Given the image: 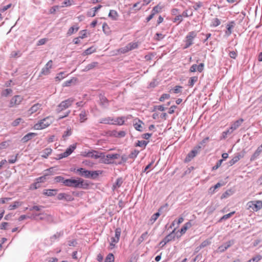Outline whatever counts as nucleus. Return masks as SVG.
I'll use <instances>...</instances> for the list:
<instances>
[{
	"label": "nucleus",
	"instance_id": "nucleus-1",
	"mask_svg": "<svg viewBox=\"0 0 262 262\" xmlns=\"http://www.w3.org/2000/svg\"><path fill=\"white\" fill-rule=\"evenodd\" d=\"M64 185L69 187L80 188L86 189L89 184L84 181V180L78 178L76 179H68L64 182Z\"/></svg>",
	"mask_w": 262,
	"mask_h": 262
},
{
	"label": "nucleus",
	"instance_id": "nucleus-2",
	"mask_svg": "<svg viewBox=\"0 0 262 262\" xmlns=\"http://www.w3.org/2000/svg\"><path fill=\"white\" fill-rule=\"evenodd\" d=\"M53 119L52 117H47L46 118L40 120L37 123L35 124L33 128L37 130L46 128L50 126L53 123Z\"/></svg>",
	"mask_w": 262,
	"mask_h": 262
},
{
	"label": "nucleus",
	"instance_id": "nucleus-3",
	"mask_svg": "<svg viewBox=\"0 0 262 262\" xmlns=\"http://www.w3.org/2000/svg\"><path fill=\"white\" fill-rule=\"evenodd\" d=\"M262 209V201H251L247 203V209L253 212H257Z\"/></svg>",
	"mask_w": 262,
	"mask_h": 262
},
{
	"label": "nucleus",
	"instance_id": "nucleus-4",
	"mask_svg": "<svg viewBox=\"0 0 262 262\" xmlns=\"http://www.w3.org/2000/svg\"><path fill=\"white\" fill-rule=\"evenodd\" d=\"M139 47L138 42H131L124 47L120 48L118 52L120 54H125L132 50L137 49Z\"/></svg>",
	"mask_w": 262,
	"mask_h": 262
},
{
	"label": "nucleus",
	"instance_id": "nucleus-5",
	"mask_svg": "<svg viewBox=\"0 0 262 262\" xmlns=\"http://www.w3.org/2000/svg\"><path fill=\"white\" fill-rule=\"evenodd\" d=\"M196 32L195 31H191L188 33L185 38V45L183 49H187L193 43V40L196 36Z\"/></svg>",
	"mask_w": 262,
	"mask_h": 262
},
{
	"label": "nucleus",
	"instance_id": "nucleus-6",
	"mask_svg": "<svg viewBox=\"0 0 262 262\" xmlns=\"http://www.w3.org/2000/svg\"><path fill=\"white\" fill-rule=\"evenodd\" d=\"M23 97L20 95H15L13 96L10 100L9 107H15L18 106L23 101Z\"/></svg>",
	"mask_w": 262,
	"mask_h": 262
},
{
	"label": "nucleus",
	"instance_id": "nucleus-7",
	"mask_svg": "<svg viewBox=\"0 0 262 262\" xmlns=\"http://www.w3.org/2000/svg\"><path fill=\"white\" fill-rule=\"evenodd\" d=\"M74 102V99L73 98H69L64 101H62L58 105V110L59 111H62L69 106H70L72 103Z\"/></svg>",
	"mask_w": 262,
	"mask_h": 262
},
{
	"label": "nucleus",
	"instance_id": "nucleus-8",
	"mask_svg": "<svg viewBox=\"0 0 262 262\" xmlns=\"http://www.w3.org/2000/svg\"><path fill=\"white\" fill-rule=\"evenodd\" d=\"M120 157L119 154H108L104 156V162L106 164L114 163L116 159H118Z\"/></svg>",
	"mask_w": 262,
	"mask_h": 262
},
{
	"label": "nucleus",
	"instance_id": "nucleus-9",
	"mask_svg": "<svg viewBox=\"0 0 262 262\" xmlns=\"http://www.w3.org/2000/svg\"><path fill=\"white\" fill-rule=\"evenodd\" d=\"M53 67V61L52 60H49L42 69L40 76L48 75L50 73V70Z\"/></svg>",
	"mask_w": 262,
	"mask_h": 262
},
{
	"label": "nucleus",
	"instance_id": "nucleus-10",
	"mask_svg": "<svg viewBox=\"0 0 262 262\" xmlns=\"http://www.w3.org/2000/svg\"><path fill=\"white\" fill-rule=\"evenodd\" d=\"M200 148L201 147L198 146L189 152L185 159V162H188L190 161L194 157H195L198 154V151Z\"/></svg>",
	"mask_w": 262,
	"mask_h": 262
},
{
	"label": "nucleus",
	"instance_id": "nucleus-11",
	"mask_svg": "<svg viewBox=\"0 0 262 262\" xmlns=\"http://www.w3.org/2000/svg\"><path fill=\"white\" fill-rule=\"evenodd\" d=\"M76 144H73V145H71L69 148H68L66 149V150L64 152L59 155V156H58L59 159H60L68 157L69 155H70L72 153V152L76 148Z\"/></svg>",
	"mask_w": 262,
	"mask_h": 262
},
{
	"label": "nucleus",
	"instance_id": "nucleus-12",
	"mask_svg": "<svg viewBox=\"0 0 262 262\" xmlns=\"http://www.w3.org/2000/svg\"><path fill=\"white\" fill-rule=\"evenodd\" d=\"M57 198L59 200H64L68 202L73 201L74 199L71 195L66 193H59Z\"/></svg>",
	"mask_w": 262,
	"mask_h": 262
},
{
	"label": "nucleus",
	"instance_id": "nucleus-13",
	"mask_svg": "<svg viewBox=\"0 0 262 262\" xmlns=\"http://www.w3.org/2000/svg\"><path fill=\"white\" fill-rule=\"evenodd\" d=\"M40 216L39 219L40 220H46L49 222H53L54 221L53 216L46 213H42L39 214H35V216Z\"/></svg>",
	"mask_w": 262,
	"mask_h": 262
},
{
	"label": "nucleus",
	"instance_id": "nucleus-14",
	"mask_svg": "<svg viewBox=\"0 0 262 262\" xmlns=\"http://www.w3.org/2000/svg\"><path fill=\"white\" fill-rule=\"evenodd\" d=\"M42 104L39 103L34 104L29 110L28 112L30 115H32L35 113L38 112L41 110Z\"/></svg>",
	"mask_w": 262,
	"mask_h": 262
},
{
	"label": "nucleus",
	"instance_id": "nucleus-15",
	"mask_svg": "<svg viewBox=\"0 0 262 262\" xmlns=\"http://www.w3.org/2000/svg\"><path fill=\"white\" fill-rule=\"evenodd\" d=\"M176 229H174L173 231L167 235L161 242L160 245H162V246H164L169 242L172 241L174 238V235H173V233L174 232Z\"/></svg>",
	"mask_w": 262,
	"mask_h": 262
},
{
	"label": "nucleus",
	"instance_id": "nucleus-16",
	"mask_svg": "<svg viewBox=\"0 0 262 262\" xmlns=\"http://www.w3.org/2000/svg\"><path fill=\"white\" fill-rule=\"evenodd\" d=\"M83 156L97 159L101 157V154H99L98 151L94 150L87 152L86 154L83 155Z\"/></svg>",
	"mask_w": 262,
	"mask_h": 262
},
{
	"label": "nucleus",
	"instance_id": "nucleus-17",
	"mask_svg": "<svg viewBox=\"0 0 262 262\" xmlns=\"http://www.w3.org/2000/svg\"><path fill=\"white\" fill-rule=\"evenodd\" d=\"M243 122L244 119L242 118L234 121L232 123L231 127H230L229 129L231 130L232 132H233V130L238 128L241 125Z\"/></svg>",
	"mask_w": 262,
	"mask_h": 262
},
{
	"label": "nucleus",
	"instance_id": "nucleus-18",
	"mask_svg": "<svg viewBox=\"0 0 262 262\" xmlns=\"http://www.w3.org/2000/svg\"><path fill=\"white\" fill-rule=\"evenodd\" d=\"M77 172H78L80 175L84 176L86 178L91 177V171L86 170L84 168H80L77 169Z\"/></svg>",
	"mask_w": 262,
	"mask_h": 262
},
{
	"label": "nucleus",
	"instance_id": "nucleus-19",
	"mask_svg": "<svg viewBox=\"0 0 262 262\" xmlns=\"http://www.w3.org/2000/svg\"><path fill=\"white\" fill-rule=\"evenodd\" d=\"M79 29V27L77 24L71 27L67 31V36H71L73 34L77 32L78 31Z\"/></svg>",
	"mask_w": 262,
	"mask_h": 262
},
{
	"label": "nucleus",
	"instance_id": "nucleus-20",
	"mask_svg": "<svg viewBox=\"0 0 262 262\" xmlns=\"http://www.w3.org/2000/svg\"><path fill=\"white\" fill-rule=\"evenodd\" d=\"M102 7V6L99 5L97 7L93 8L90 11L88 12L87 15L89 17H94L96 15L97 11Z\"/></svg>",
	"mask_w": 262,
	"mask_h": 262
},
{
	"label": "nucleus",
	"instance_id": "nucleus-21",
	"mask_svg": "<svg viewBox=\"0 0 262 262\" xmlns=\"http://www.w3.org/2000/svg\"><path fill=\"white\" fill-rule=\"evenodd\" d=\"M261 152H262V149H260L259 147H258L256 149V150L254 151V152L251 156V157L250 158V161H253L255 160L256 159H257Z\"/></svg>",
	"mask_w": 262,
	"mask_h": 262
},
{
	"label": "nucleus",
	"instance_id": "nucleus-22",
	"mask_svg": "<svg viewBox=\"0 0 262 262\" xmlns=\"http://www.w3.org/2000/svg\"><path fill=\"white\" fill-rule=\"evenodd\" d=\"M119 16L118 13L114 10H111L108 13V17L114 20H117L118 19Z\"/></svg>",
	"mask_w": 262,
	"mask_h": 262
},
{
	"label": "nucleus",
	"instance_id": "nucleus-23",
	"mask_svg": "<svg viewBox=\"0 0 262 262\" xmlns=\"http://www.w3.org/2000/svg\"><path fill=\"white\" fill-rule=\"evenodd\" d=\"M88 113L85 112V111H82L79 115V121L80 123H83L86 121L88 119L87 116H88Z\"/></svg>",
	"mask_w": 262,
	"mask_h": 262
},
{
	"label": "nucleus",
	"instance_id": "nucleus-24",
	"mask_svg": "<svg viewBox=\"0 0 262 262\" xmlns=\"http://www.w3.org/2000/svg\"><path fill=\"white\" fill-rule=\"evenodd\" d=\"M37 135L36 133H30L25 135L23 138L22 141L23 142H27L29 140H31L33 137Z\"/></svg>",
	"mask_w": 262,
	"mask_h": 262
},
{
	"label": "nucleus",
	"instance_id": "nucleus-25",
	"mask_svg": "<svg viewBox=\"0 0 262 262\" xmlns=\"http://www.w3.org/2000/svg\"><path fill=\"white\" fill-rule=\"evenodd\" d=\"M192 226V224L190 222L186 223L180 230L181 235L184 234L188 229L190 228Z\"/></svg>",
	"mask_w": 262,
	"mask_h": 262
},
{
	"label": "nucleus",
	"instance_id": "nucleus-26",
	"mask_svg": "<svg viewBox=\"0 0 262 262\" xmlns=\"http://www.w3.org/2000/svg\"><path fill=\"white\" fill-rule=\"evenodd\" d=\"M57 190L56 189H45L43 191V194L47 196H54L57 193Z\"/></svg>",
	"mask_w": 262,
	"mask_h": 262
},
{
	"label": "nucleus",
	"instance_id": "nucleus-27",
	"mask_svg": "<svg viewBox=\"0 0 262 262\" xmlns=\"http://www.w3.org/2000/svg\"><path fill=\"white\" fill-rule=\"evenodd\" d=\"M52 152V149L51 148H46L42 151L41 157L46 159L51 154Z\"/></svg>",
	"mask_w": 262,
	"mask_h": 262
},
{
	"label": "nucleus",
	"instance_id": "nucleus-28",
	"mask_svg": "<svg viewBox=\"0 0 262 262\" xmlns=\"http://www.w3.org/2000/svg\"><path fill=\"white\" fill-rule=\"evenodd\" d=\"M113 119L111 117L103 118L100 120L99 123L113 124Z\"/></svg>",
	"mask_w": 262,
	"mask_h": 262
},
{
	"label": "nucleus",
	"instance_id": "nucleus-29",
	"mask_svg": "<svg viewBox=\"0 0 262 262\" xmlns=\"http://www.w3.org/2000/svg\"><path fill=\"white\" fill-rule=\"evenodd\" d=\"M143 124L142 121L138 119L137 122H134V126L136 130L141 131L142 128V124Z\"/></svg>",
	"mask_w": 262,
	"mask_h": 262
},
{
	"label": "nucleus",
	"instance_id": "nucleus-30",
	"mask_svg": "<svg viewBox=\"0 0 262 262\" xmlns=\"http://www.w3.org/2000/svg\"><path fill=\"white\" fill-rule=\"evenodd\" d=\"M119 240L117 239L116 237H112L111 238V242L110 243V249H112L115 247V245L117 243L119 242Z\"/></svg>",
	"mask_w": 262,
	"mask_h": 262
},
{
	"label": "nucleus",
	"instance_id": "nucleus-31",
	"mask_svg": "<svg viewBox=\"0 0 262 262\" xmlns=\"http://www.w3.org/2000/svg\"><path fill=\"white\" fill-rule=\"evenodd\" d=\"M124 120L123 117H118L115 120L113 121V124L121 125L124 124Z\"/></svg>",
	"mask_w": 262,
	"mask_h": 262
},
{
	"label": "nucleus",
	"instance_id": "nucleus-32",
	"mask_svg": "<svg viewBox=\"0 0 262 262\" xmlns=\"http://www.w3.org/2000/svg\"><path fill=\"white\" fill-rule=\"evenodd\" d=\"M123 183L122 178H118L117 179L116 182L113 186V189H116L119 188Z\"/></svg>",
	"mask_w": 262,
	"mask_h": 262
},
{
	"label": "nucleus",
	"instance_id": "nucleus-33",
	"mask_svg": "<svg viewBox=\"0 0 262 262\" xmlns=\"http://www.w3.org/2000/svg\"><path fill=\"white\" fill-rule=\"evenodd\" d=\"M77 81V79L76 78H72L71 79L69 80H67L65 81L63 84V86H70L71 84V83H75Z\"/></svg>",
	"mask_w": 262,
	"mask_h": 262
},
{
	"label": "nucleus",
	"instance_id": "nucleus-34",
	"mask_svg": "<svg viewBox=\"0 0 262 262\" xmlns=\"http://www.w3.org/2000/svg\"><path fill=\"white\" fill-rule=\"evenodd\" d=\"M22 203L19 201H15L12 204L10 205L9 207V210H14L17 208L18 206H21Z\"/></svg>",
	"mask_w": 262,
	"mask_h": 262
},
{
	"label": "nucleus",
	"instance_id": "nucleus-35",
	"mask_svg": "<svg viewBox=\"0 0 262 262\" xmlns=\"http://www.w3.org/2000/svg\"><path fill=\"white\" fill-rule=\"evenodd\" d=\"M262 259V256L257 254L253 256L252 258L248 260L247 262H258Z\"/></svg>",
	"mask_w": 262,
	"mask_h": 262
},
{
	"label": "nucleus",
	"instance_id": "nucleus-36",
	"mask_svg": "<svg viewBox=\"0 0 262 262\" xmlns=\"http://www.w3.org/2000/svg\"><path fill=\"white\" fill-rule=\"evenodd\" d=\"M241 156L240 155H238L237 156H236L234 157L232 159H231L229 163L230 166H232L234 165L235 163L237 162L241 159Z\"/></svg>",
	"mask_w": 262,
	"mask_h": 262
},
{
	"label": "nucleus",
	"instance_id": "nucleus-37",
	"mask_svg": "<svg viewBox=\"0 0 262 262\" xmlns=\"http://www.w3.org/2000/svg\"><path fill=\"white\" fill-rule=\"evenodd\" d=\"M162 9V7L160 5H157V6H155L152 11L151 12L152 13H154L155 15L156 14L160 12Z\"/></svg>",
	"mask_w": 262,
	"mask_h": 262
},
{
	"label": "nucleus",
	"instance_id": "nucleus-38",
	"mask_svg": "<svg viewBox=\"0 0 262 262\" xmlns=\"http://www.w3.org/2000/svg\"><path fill=\"white\" fill-rule=\"evenodd\" d=\"M198 78L197 76L190 77L188 81V85L190 87H192L194 84L198 81Z\"/></svg>",
	"mask_w": 262,
	"mask_h": 262
},
{
	"label": "nucleus",
	"instance_id": "nucleus-39",
	"mask_svg": "<svg viewBox=\"0 0 262 262\" xmlns=\"http://www.w3.org/2000/svg\"><path fill=\"white\" fill-rule=\"evenodd\" d=\"M148 236V232L147 231L143 233L138 239L139 243H142L144 240L146 239Z\"/></svg>",
	"mask_w": 262,
	"mask_h": 262
},
{
	"label": "nucleus",
	"instance_id": "nucleus-40",
	"mask_svg": "<svg viewBox=\"0 0 262 262\" xmlns=\"http://www.w3.org/2000/svg\"><path fill=\"white\" fill-rule=\"evenodd\" d=\"M12 93V90L11 89H7L2 92L1 95L3 97H8Z\"/></svg>",
	"mask_w": 262,
	"mask_h": 262
},
{
	"label": "nucleus",
	"instance_id": "nucleus-41",
	"mask_svg": "<svg viewBox=\"0 0 262 262\" xmlns=\"http://www.w3.org/2000/svg\"><path fill=\"white\" fill-rule=\"evenodd\" d=\"M96 51V48L92 46L86 50H85L84 52V55H89L91 54Z\"/></svg>",
	"mask_w": 262,
	"mask_h": 262
},
{
	"label": "nucleus",
	"instance_id": "nucleus-42",
	"mask_svg": "<svg viewBox=\"0 0 262 262\" xmlns=\"http://www.w3.org/2000/svg\"><path fill=\"white\" fill-rule=\"evenodd\" d=\"M21 54L19 51H13L10 54L11 58H16L20 57Z\"/></svg>",
	"mask_w": 262,
	"mask_h": 262
},
{
	"label": "nucleus",
	"instance_id": "nucleus-43",
	"mask_svg": "<svg viewBox=\"0 0 262 262\" xmlns=\"http://www.w3.org/2000/svg\"><path fill=\"white\" fill-rule=\"evenodd\" d=\"M147 143H148V142L144 141V140L138 141V142L136 143V146L143 147L144 148H145Z\"/></svg>",
	"mask_w": 262,
	"mask_h": 262
},
{
	"label": "nucleus",
	"instance_id": "nucleus-44",
	"mask_svg": "<svg viewBox=\"0 0 262 262\" xmlns=\"http://www.w3.org/2000/svg\"><path fill=\"white\" fill-rule=\"evenodd\" d=\"M121 233V229L120 227L117 228L115 230V237L117 239L120 240V237Z\"/></svg>",
	"mask_w": 262,
	"mask_h": 262
},
{
	"label": "nucleus",
	"instance_id": "nucleus-45",
	"mask_svg": "<svg viewBox=\"0 0 262 262\" xmlns=\"http://www.w3.org/2000/svg\"><path fill=\"white\" fill-rule=\"evenodd\" d=\"M104 262H114V256L112 253H109L105 258Z\"/></svg>",
	"mask_w": 262,
	"mask_h": 262
},
{
	"label": "nucleus",
	"instance_id": "nucleus-46",
	"mask_svg": "<svg viewBox=\"0 0 262 262\" xmlns=\"http://www.w3.org/2000/svg\"><path fill=\"white\" fill-rule=\"evenodd\" d=\"M139 153V151H138V150L135 149L133 151H132L131 152V153L129 154V158L133 159H135L137 157Z\"/></svg>",
	"mask_w": 262,
	"mask_h": 262
},
{
	"label": "nucleus",
	"instance_id": "nucleus-47",
	"mask_svg": "<svg viewBox=\"0 0 262 262\" xmlns=\"http://www.w3.org/2000/svg\"><path fill=\"white\" fill-rule=\"evenodd\" d=\"M54 180L56 183H62L64 185V182L66 179L62 176H57L55 177Z\"/></svg>",
	"mask_w": 262,
	"mask_h": 262
},
{
	"label": "nucleus",
	"instance_id": "nucleus-48",
	"mask_svg": "<svg viewBox=\"0 0 262 262\" xmlns=\"http://www.w3.org/2000/svg\"><path fill=\"white\" fill-rule=\"evenodd\" d=\"M102 30L104 33L109 34L110 32V27L106 23H104L102 25Z\"/></svg>",
	"mask_w": 262,
	"mask_h": 262
},
{
	"label": "nucleus",
	"instance_id": "nucleus-49",
	"mask_svg": "<svg viewBox=\"0 0 262 262\" xmlns=\"http://www.w3.org/2000/svg\"><path fill=\"white\" fill-rule=\"evenodd\" d=\"M40 187V185L39 183H37V181H35V182L32 184L30 186V189L31 190H35L36 189Z\"/></svg>",
	"mask_w": 262,
	"mask_h": 262
},
{
	"label": "nucleus",
	"instance_id": "nucleus-50",
	"mask_svg": "<svg viewBox=\"0 0 262 262\" xmlns=\"http://www.w3.org/2000/svg\"><path fill=\"white\" fill-rule=\"evenodd\" d=\"M9 141H4L0 143V149H5L7 148L9 144Z\"/></svg>",
	"mask_w": 262,
	"mask_h": 262
},
{
	"label": "nucleus",
	"instance_id": "nucleus-51",
	"mask_svg": "<svg viewBox=\"0 0 262 262\" xmlns=\"http://www.w3.org/2000/svg\"><path fill=\"white\" fill-rule=\"evenodd\" d=\"M235 213L234 211L231 212L228 214H225L223 215L221 219L220 220V221H221L222 220H225L229 218H230L232 215H233Z\"/></svg>",
	"mask_w": 262,
	"mask_h": 262
},
{
	"label": "nucleus",
	"instance_id": "nucleus-52",
	"mask_svg": "<svg viewBox=\"0 0 262 262\" xmlns=\"http://www.w3.org/2000/svg\"><path fill=\"white\" fill-rule=\"evenodd\" d=\"M64 72H62L58 73L56 77H55V79L58 81H60L62 79H63L64 78Z\"/></svg>",
	"mask_w": 262,
	"mask_h": 262
},
{
	"label": "nucleus",
	"instance_id": "nucleus-53",
	"mask_svg": "<svg viewBox=\"0 0 262 262\" xmlns=\"http://www.w3.org/2000/svg\"><path fill=\"white\" fill-rule=\"evenodd\" d=\"M230 245H231V244L230 243H229L226 246H220L218 248L219 252H223L225 251L226 249H227L230 246Z\"/></svg>",
	"mask_w": 262,
	"mask_h": 262
},
{
	"label": "nucleus",
	"instance_id": "nucleus-54",
	"mask_svg": "<svg viewBox=\"0 0 262 262\" xmlns=\"http://www.w3.org/2000/svg\"><path fill=\"white\" fill-rule=\"evenodd\" d=\"M184 221V219L183 217H180L179 218V219L176 221L174 220L171 224V226H174L176 224H177L178 225H180L181 223H182Z\"/></svg>",
	"mask_w": 262,
	"mask_h": 262
},
{
	"label": "nucleus",
	"instance_id": "nucleus-55",
	"mask_svg": "<svg viewBox=\"0 0 262 262\" xmlns=\"http://www.w3.org/2000/svg\"><path fill=\"white\" fill-rule=\"evenodd\" d=\"M98 64V63L97 62H92L89 64H88L86 67V69L87 70H90L91 69H93L94 68H95V67H96Z\"/></svg>",
	"mask_w": 262,
	"mask_h": 262
},
{
	"label": "nucleus",
	"instance_id": "nucleus-56",
	"mask_svg": "<svg viewBox=\"0 0 262 262\" xmlns=\"http://www.w3.org/2000/svg\"><path fill=\"white\" fill-rule=\"evenodd\" d=\"M72 134V130L71 129H68L67 131L64 132L62 135V138L66 140V138L70 136Z\"/></svg>",
	"mask_w": 262,
	"mask_h": 262
},
{
	"label": "nucleus",
	"instance_id": "nucleus-57",
	"mask_svg": "<svg viewBox=\"0 0 262 262\" xmlns=\"http://www.w3.org/2000/svg\"><path fill=\"white\" fill-rule=\"evenodd\" d=\"M223 161V159L220 160L217 162L216 165L215 166H214L213 167H212V170H216L217 168H219L221 166Z\"/></svg>",
	"mask_w": 262,
	"mask_h": 262
},
{
	"label": "nucleus",
	"instance_id": "nucleus-58",
	"mask_svg": "<svg viewBox=\"0 0 262 262\" xmlns=\"http://www.w3.org/2000/svg\"><path fill=\"white\" fill-rule=\"evenodd\" d=\"M203 6V3L201 2H198L194 3V5L193 6V9L195 10H198L199 8Z\"/></svg>",
	"mask_w": 262,
	"mask_h": 262
},
{
	"label": "nucleus",
	"instance_id": "nucleus-59",
	"mask_svg": "<svg viewBox=\"0 0 262 262\" xmlns=\"http://www.w3.org/2000/svg\"><path fill=\"white\" fill-rule=\"evenodd\" d=\"M79 34H80L79 37L81 39H83L87 37V31L86 30H83L80 31Z\"/></svg>",
	"mask_w": 262,
	"mask_h": 262
},
{
	"label": "nucleus",
	"instance_id": "nucleus-60",
	"mask_svg": "<svg viewBox=\"0 0 262 262\" xmlns=\"http://www.w3.org/2000/svg\"><path fill=\"white\" fill-rule=\"evenodd\" d=\"M164 37V35L162 33H157L155 36V39L157 40H160Z\"/></svg>",
	"mask_w": 262,
	"mask_h": 262
},
{
	"label": "nucleus",
	"instance_id": "nucleus-61",
	"mask_svg": "<svg viewBox=\"0 0 262 262\" xmlns=\"http://www.w3.org/2000/svg\"><path fill=\"white\" fill-rule=\"evenodd\" d=\"M73 0H64V1L63 3V6H70L73 4Z\"/></svg>",
	"mask_w": 262,
	"mask_h": 262
},
{
	"label": "nucleus",
	"instance_id": "nucleus-62",
	"mask_svg": "<svg viewBox=\"0 0 262 262\" xmlns=\"http://www.w3.org/2000/svg\"><path fill=\"white\" fill-rule=\"evenodd\" d=\"M48 174H45L43 176L39 177L37 179H36L35 181L37 182V183H39V184L40 183H43L46 180V176Z\"/></svg>",
	"mask_w": 262,
	"mask_h": 262
},
{
	"label": "nucleus",
	"instance_id": "nucleus-63",
	"mask_svg": "<svg viewBox=\"0 0 262 262\" xmlns=\"http://www.w3.org/2000/svg\"><path fill=\"white\" fill-rule=\"evenodd\" d=\"M221 24V21L220 19L217 18H215L212 20V26L214 27H216L220 25Z\"/></svg>",
	"mask_w": 262,
	"mask_h": 262
},
{
	"label": "nucleus",
	"instance_id": "nucleus-64",
	"mask_svg": "<svg viewBox=\"0 0 262 262\" xmlns=\"http://www.w3.org/2000/svg\"><path fill=\"white\" fill-rule=\"evenodd\" d=\"M192 15H193V13L192 12H191L190 13H189L188 12V10H185L183 12L182 14L181 15H182V17H187L189 16H192Z\"/></svg>",
	"mask_w": 262,
	"mask_h": 262
}]
</instances>
